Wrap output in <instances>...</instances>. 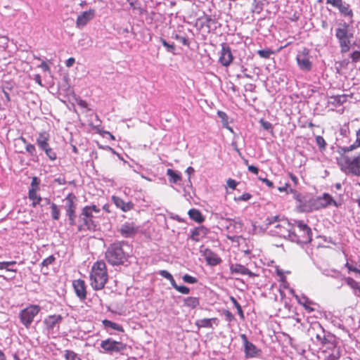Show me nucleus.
I'll return each mask as SVG.
<instances>
[{
    "instance_id": "f257e3e1",
    "label": "nucleus",
    "mask_w": 360,
    "mask_h": 360,
    "mask_svg": "<svg viewBox=\"0 0 360 360\" xmlns=\"http://www.w3.org/2000/svg\"><path fill=\"white\" fill-rule=\"evenodd\" d=\"M108 278L106 264L103 261H98L94 264L90 274L91 287L96 290L104 288Z\"/></svg>"
},
{
    "instance_id": "f03ea898",
    "label": "nucleus",
    "mask_w": 360,
    "mask_h": 360,
    "mask_svg": "<svg viewBox=\"0 0 360 360\" xmlns=\"http://www.w3.org/2000/svg\"><path fill=\"white\" fill-rule=\"evenodd\" d=\"M311 229L302 221H295L290 229L289 240L297 244H307L311 240Z\"/></svg>"
},
{
    "instance_id": "7ed1b4c3",
    "label": "nucleus",
    "mask_w": 360,
    "mask_h": 360,
    "mask_svg": "<svg viewBox=\"0 0 360 360\" xmlns=\"http://www.w3.org/2000/svg\"><path fill=\"white\" fill-rule=\"evenodd\" d=\"M339 153L340 156L337 158L336 160L341 171L346 174L360 176V154L356 157L350 158L342 152Z\"/></svg>"
},
{
    "instance_id": "20e7f679",
    "label": "nucleus",
    "mask_w": 360,
    "mask_h": 360,
    "mask_svg": "<svg viewBox=\"0 0 360 360\" xmlns=\"http://www.w3.org/2000/svg\"><path fill=\"white\" fill-rule=\"evenodd\" d=\"M127 255L120 243L111 244L105 252V259L108 263L113 266L122 264L127 261Z\"/></svg>"
},
{
    "instance_id": "39448f33",
    "label": "nucleus",
    "mask_w": 360,
    "mask_h": 360,
    "mask_svg": "<svg viewBox=\"0 0 360 360\" xmlns=\"http://www.w3.org/2000/svg\"><path fill=\"white\" fill-rule=\"evenodd\" d=\"M76 200L77 198L72 193H69L63 200V201L65 202V210L66 215L68 217L69 224L71 226L75 225L76 223Z\"/></svg>"
},
{
    "instance_id": "423d86ee",
    "label": "nucleus",
    "mask_w": 360,
    "mask_h": 360,
    "mask_svg": "<svg viewBox=\"0 0 360 360\" xmlns=\"http://www.w3.org/2000/svg\"><path fill=\"white\" fill-rule=\"evenodd\" d=\"M101 348L103 349L101 352L113 354L119 353L126 349V345L122 342L114 340L112 338H108L102 340L100 344Z\"/></svg>"
},
{
    "instance_id": "0eeeda50",
    "label": "nucleus",
    "mask_w": 360,
    "mask_h": 360,
    "mask_svg": "<svg viewBox=\"0 0 360 360\" xmlns=\"http://www.w3.org/2000/svg\"><path fill=\"white\" fill-rule=\"evenodd\" d=\"M310 51L307 48H303L299 51L296 56V61L299 68L304 72H309L312 69V62Z\"/></svg>"
},
{
    "instance_id": "6e6552de",
    "label": "nucleus",
    "mask_w": 360,
    "mask_h": 360,
    "mask_svg": "<svg viewBox=\"0 0 360 360\" xmlns=\"http://www.w3.org/2000/svg\"><path fill=\"white\" fill-rule=\"evenodd\" d=\"M40 311V307L38 305H30L25 309L20 311L19 318L21 323L27 328H29L34 318L38 314Z\"/></svg>"
},
{
    "instance_id": "1a4fd4ad",
    "label": "nucleus",
    "mask_w": 360,
    "mask_h": 360,
    "mask_svg": "<svg viewBox=\"0 0 360 360\" xmlns=\"http://www.w3.org/2000/svg\"><path fill=\"white\" fill-rule=\"evenodd\" d=\"M292 228V225L286 219H282L279 221V223L276 224L273 228L270 229V232L273 235L288 238L289 239L290 235V229Z\"/></svg>"
},
{
    "instance_id": "9d476101",
    "label": "nucleus",
    "mask_w": 360,
    "mask_h": 360,
    "mask_svg": "<svg viewBox=\"0 0 360 360\" xmlns=\"http://www.w3.org/2000/svg\"><path fill=\"white\" fill-rule=\"evenodd\" d=\"M240 337L243 343L244 352L246 358H254L259 355L261 350L257 349L254 344L249 342L245 334H241Z\"/></svg>"
},
{
    "instance_id": "9b49d317",
    "label": "nucleus",
    "mask_w": 360,
    "mask_h": 360,
    "mask_svg": "<svg viewBox=\"0 0 360 360\" xmlns=\"http://www.w3.org/2000/svg\"><path fill=\"white\" fill-rule=\"evenodd\" d=\"M94 216L88 212V209H82L79 214V220L84 223L86 230L95 231L97 230V224L93 219Z\"/></svg>"
},
{
    "instance_id": "f8f14e48",
    "label": "nucleus",
    "mask_w": 360,
    "mask_h": 360,
    "mask_svg": "<svg viewBox=\"0 0 360 360\" xmlns=\"http://www.w3.org/2000/svg\"><path fill=\"white\" fill-rule=\"evenodd\" d=\"M233 60V56L231 48L227 44L223 43L221 44V56L219 58V61L223 66L228 67L232 63Z\"/></svg>"
},
{
    "instance_id": "ddd939ff",
    "label": "nucleus",
    "mask_w": 360,
    "mask_h": 360,
    "mask_svg": "<svg viewBox=\"0 0 360 360\" xmlns=\"http://www.w3.org/2000/svg\"><path fill=\"white\" fill-rule=\"evenodd\" d=\"M139 230V227L136 226L133 222H125L122 224L119 231L121 235L125 238H129L134 236Z\"/></svg>"
},
{
    "instance_id": "4468645a",
    "label": "nucleus",
    "mask_w": 360,
    "mask_h": 360,
    "mask_svg": "<svg viewBox=\"0 0 360 360\" xmlns=\"http://www.w3.org/2000/svg\"><path fill=\"white\" fill-rule=\"evenodd\" d=\"M95 16L94 10L90 9L86 11H84L79 15H78L76 20V26L78 28L84 27L91 19Z\"/></svg>"
},
{
    "instance_id": "2eb2a0df",
    "label": "nucleus",
    "mask_w": 360,
    "mask_h": 360,
    "mask_svg": "<svg viewBox=\"0 0 360 360\" xmlns=\"http://www.w3.org/2000/svg\"><path fill=\"white\" fill-rule=\"evenodd\" d=\"M349 25L344 22L340 24V27L335 30V37L338 39L339 43L344 41H349V38L352 36L348 32Z\"/></svg>"
},
{
    "instance_id": "dca6fc26",
    "label": "nucleus",
    "mask_w": 360,
    "mask_h": 360,
    "mask_svg": "<svg viewBox=\"0 0 360 360\" xmlns=\"http://www.w3.org/2000/svg\"><path fill=\"white\" fill-rule=\"evenodd\" d=\"M72 285L77 296L81 300H84L86 297V285L83 280H75Z\"/></svg>"
},
{
    "instance_id": "f3484780",
    "label": "nucleus",
    "mask_w": 360,
    "mask_h": 360,
    "mask_svg": "<svg viewBox=\"0 0 360 360\" xmlns=\"http://www.w3.org/2000/svg\"><path fill=\"white\" fill-rule=\"evenodd\" d=\"M230 271L232 274L248 275L250 277H255L257 276L240 264H231L230 266Z\"/></svg>"
},
{
    "instance_id": "a211bd4d",
    "label": "nucleus",
    "mask_w": 360,
    "mask_h": 360,
    "mask_svg": "<svg viewBox=\"0 0 360 360\" xmlns=\"http://www.w3.org/2000/svg\"><path fill=\"white\" fill-rule=\"evenodd\" d=\"M208 233V229L203 226H200L191 231L190 239L198 242L203 239Z\"/></svg>"
},
{
    "instance_id": "6ab92c4d",
    "label": "nucleus",
    "mask_w": 360,
    "mask_h": 360,
    "mask_svg": "<svg viewBox=\"0 0 360 360\" xmlns=\"http://www.w3.org/2000/svg\"><path fill=\"white\" fill-rule=\"evenodd\" d=\"M61 315H51L44 320V323L48 330H53L55 327H58L59 323L62 321Z\"/></svg>"
},
{
    "instance_id": "aec40b11",
    "label": "nucleus",
    "mask_w": 360,
    "mask_h": 360,
    "mask_svg": "<svg viewBox=\"0 0 360 360\" xmlns=\"http://www.w3.org/2000/svg\"><path fill=\"white\" fill-rule=\"evenodd\" d=\"M50 139V135L46 131L40 132L37 138L36 142L38 147L41 150H44L47 148H49V141Z\"/></svg>"
},
{
    "instance_id": "412c9836",
    "label": "nucleus",
    "mask_w": 360,
    "mask_h": 360,
    "mask_svg": "<svg viewBox=\"0 0 360 360\" xmlns=\"http://www.w3.org/2000/svg\"><path fill=\"white\" fill-rule=\"evenodd\" d=\"M112 200L116 207L121 209L123 212L129 211L134 206L131 202H124L121 198L117 196H112Z\"/></svg>"
},
{
    "instance_id": "4be33fe9",
    "label": "nucleus",
    "mask_w": 360,
    "mask_h": 360,
    "mask_svg": "<svg viewBox=\"0 0 360 360\" xmlns=\"http://www.w3.org/2000/svg\"><path fill=\"white\" fill-rule=\"evenodd\" d=\"M290 193L293 194V198L299 202V207L302 212H309L311 207L306 205V199L297 191L290 188Z\"/></svg>"
},
{
    "instance_id": "5701e85b",
    "label": "nucleus",
    "mask_w": 360,
    "mask_h": 360,
    "mask_svg": "<svg viewBox=\"0 0 360 360\" xmlns=\"http://www.w3.org/2000/svg\"><path fill=\"white\" fill-rule=\"evenodd\" d=\"M203 255L207 262L210 265L214 266L221 262V259L210 249H205Z\"/></svg>"
},
{
    "instance_id": "b1692460",
    "label": "nucleus",
    "mask_w": 360,
    "mask_h": 360,
    "mask_svg": "<svg viewBox=\"0 0 360 360\" xmlns=\"http://www.w3.org/2000/svg\"><path fill=\"white\" fill-rule=\"evenodd\" d=\"M319 202V205L316 206V209L319 208V207H325L329 205L333 204L335 206H338V204L335 200L333 199V198L328 193H324L322 198H319L317 199Z\"/></svg>"
},
{
    "instance_id": "393cba45",
    "label": "nucleus",
    "mask_w": 360,
    "mask_h": 360,
    "mask_svg": "<svg viewBox=\"0 0 360 360\" xmlns=\"http://www.w3.org/2000/svg\"><path fill=\"white\" fill-rule=\"evenodd\" d=\"M356 139L355 142L353 144H352L347 147H339V148L338 150V153L342 152L343 153H345L352 151V150L359 148L360 146V129H359L356 131Z\"/></svg>"
},
{
    "instance_id": "a878e982",
    "label": "nucleus",
    "mask_w": 360,
    "mask_h": 360,
    "mask_svg": "<svg viewBox=\"0 0 360 360\" xmlns=\"http://www.w3.org/2000/svg\"><path fill=\"white\" fill-rule=\"evenodd\" d=\"M189 217L197 223H202L205 221V217L202 213L197 209H191L188 212Z\"/></svg>"
},
{
    "instance_id": "bb28decb",
    "label": "nucleus",
    "mask_w": 360,
    "mask_h": 360,
    "mask_svg": "<svg viewBox=\"0 0 360 360\" xmlns=\"http://www.w3.org/2000/svg\"><path fill=\"white\" fill-rule=\"evenodd\" d=\"M217 321V318L202 319L196 321L195 325L198 328H212V322H216Z\"/></svg>"
},
{
    "instance_id": "cd10ccee",
    "label": "nucleus",
    "mask_w": 360,
    "mask_h": 360,
    "mask_svg": "<svg viewBox=\"0 0 360 360\" xmlns=\"http://www.w3.org/2000/svg\"><path fill=\"white\" fill-rule=\"evenodd\" d=\"M184 306L195 309L200 304V301L198 297H188L184 299Z\"/></svg>"
},
{
    "instance_id": "c85d7f7f",
    "label": "nucleus",
    "mask_w": 360,
    "mask_h": 360,
    "mask_svg": "<svg viewBox=\"0 0 360 360\" xmlns=\"http://www.w3.org/2000/svg\"><path fill=\"white\" fill-rule=\"evenodd\" d=\"M103 325L105 328H110L112 329L116 330L117 331L123 332L124 329L123 327L116 323H114L111 321L105 319L102 321Z\"/></svg>"
},
{
    "instance_id": "c756f323",
    "label": "nucleus",
    "mask_w": 360,
    "mask_h": 360,
    "mask_svg": "<svg viewBox=\"0 0 360 360\" xmlns=\"http://www.w3.org/2000/svg\"><path fill=\"white\" fill-rule=\"evenodd\" d=\"M167 175L169 177V181L173 184H176L181 179V175L172 169L167 170Z\"/></svg>"
},
{
    "instance_id": "7c9ffc66",
    "label": "nucleus",
    "mask_w": 360,
    "mask_h": 360,
    "mask_svg": "<svg viewBox=\"0 0 360 360\" xmlns=\"http://www.w3.org/2000/svg\"><path fill=\"white\" fill-rule=\"evenodd\" d=\"M339 12L344 17H349L352 18L354 15L352 10L350 8V6L349 4L346 3L342 6L341 9H340Z\"/></svg>"
},
{
    "instance_id": "2f4dec72",
    "label": "nucleus",
    "mask_w": 360,
    "mask_h": 360,
    "mask_svg": "<svg viewBox=\"0 0 360 360\" xmlns=\"http://www.w3.org/2000/svg\"><path fill=\"white\" fill-rule=\"evenodd\" d=\"M347 98L345 95L333 96L330 98L329 103L333 105H341L346 101Z\"/></svg>"
},
{
    "instance_id": "473e14b6",
    "label": "nucleus",
    "mask_w": 360,
    "mask_h": 360,
    "mask_svg": "<svg viewBox=\"0 0 360 360\" xmlns=\"http://www.w3.org/2000/svg\"><path fill=\"white\" fill-rule=\"evenodd\" d=\"M28 197L30 200H32V206L33 207H35L37 205H39L40 202L42 200V198L34 191H29Z\"/></svg>"
},
{
    "instance_id": "72a5a7b5",
    "label": "nucleus",
    "mask_w": 360,
    "mask_h": 360,
    "mask_svg": "<svg viewBox=\"0 0 360 360\" xmlns=\"http://www.w3.org/2000/svg\"><path fill=\"white\" fill-rule=\"evenodd\" d=\"M267 0H254L253 1V11L259 13H260L264 7L265 2Z\"/></svg>"
},
{
    "instance_id": "f704fd0d",
    "label": "nucleus",
    "mask_w": 360,
    "mask_h": 360,
    "mask_svg": "<svg viewBox=\"0 0 360 360\" xmlns=\"http://www.w3.org/2000/svg\"><path fill=\"white\" fill-rule=\"evenodd\" d=\"M51 217L54 220H58L60 216V211L58 205L55 203H51Z\"/></svg>"
},
{
    "instance_id": "c9c22d12",
    "label": "nucleus",
    "mask_w": 360,
    "mask_h": 360,
    "mask_svg": "<svg viewBox=\"0 0 360 360\" xmlns=\"http://www.w3.org/2000/svg\"><path fill=\"white\" fill-rule=\"evenodd\" d=\"M39 184H40V180L37 176H33L32 179V182L30 184V188L29 189V191H34L35 193L37 192V191L39 190Z\"/></svg>"
},
{
    "instance_id": "e433bc0d",
    "label": "nucleus",
    "mask_w": 360,
    "mask_h": 360,
    "mask_svg": "<svg viewBox=\"0 0 360 360\" xmlns=\"http://www.w3.org/2000/svg\"><path fill=\"white\" fill-rule=\"evenodd\" d=\"M318 327L322 330V335L321 334H316V340L322 345H326L328 342H330L329 340L327 339V338L326 337L324 333V330L323 328L321 327V326L320 324L318 325Z\"/></svg>"
},
{
    "instance_id": "4c0bfd02",
    "label": "nucleus",
    "mask_w": 360,
    "mask_h": 360,
    "mask_svg": "<svg viewBox=\"0 0 360 360\" xmlns=\"http://www.w3.org/2000/svg\"><path fill=\"white\" fill-rule=\"evenodd\" d=\"M64 356L66 360H82L78 354L72 350H65Z\"/></svg>"
},
{
    "instance_id": "58836bf2",
    "label": "nucleus",
    "mask_w": 360,
    "mask_h": 360,
    "mask_svg": "<svg viewBox=\"0 0 360 360\" xmlns=\"http://www.w3.org/2000/svg\"><path fill=\"white\" fill-rule=\"evenodd\" d=\"M282 219L283 218H280V217L278 215L268 217L266 219V225L273 228L276 224H278L279 221Z\"/></svg>"
},
{
    "instance_id": "ea45409f",
    "label": "nucleus",
    "mask_w": 360,
    "mask_h": 360,
    "mask_svg": "<svg viewBox=\"0 0 360 360\" xmlns=\"http://www.w3.org/2000/svg\"><path fill=\"white\" fill-rule=\"evenodd\" d=\"M295 297L297 300L298 303L302 305L303 307H305L307 304H313V302L305 295H302L301 297H299V296L297 295H295Z\"/></svg>"
},
{
    "instance_id": "a19ab883",
    "label": "nucleus",
    "mask_w": 360,
    "mask_h": 360,
    "mask_svg": "<svg viewBox=\"0 0 360 360\" xmlns=\"http://www.w3.org/2000/svg\"><path fill=\"white\" fill-rule=\"evenodd\" d=\"M230 300L231 301V302L233 303L234 307L236 308L238 314L240 315V318L243 319L244 314H243V311L240 304L238 302L236 299L233 297H231Z\"/></svg>"
},
{
    "instance_id": "79ce46f5",
    "label": "nucleus",
    "mask_w": 360,
    "mask_h": 360,
    "mask_svg": "<svg viewBox=\"0 0 360 360\" xmlns=\"http://www.w3.org/2000/svg\"><path fill=\"white\" fill-rule=\"evenodd\" d=\"M326 4L332 5L340 11L345 2L342 0H326Z\"/></svg>"
},
{
    "instance_id": "37998d69",
    "label": "nucleus",
    "mask_w": 360,
    "mask_h": 360,
    "mask_svg": "<svg viewBox=\"0 0 360 360\" xmlns=\"http://www.w3.org/2000/svg\"><path fill=\"white\" fill-rule=\"evenodd\" d=\"M346 283L354 290H356L360 286L359 283H358L354 279L350 277L346 278Z\"/></svg>"
},
{
    "instance_id": "c03bdc74",
    "label": "nucleus",
    "mask_w": 360,
    "mask_h": 360,
    "mask_svg": "<svg viewBox=\"0 0 360 360\" xmlns=\"http://www.w3.org/2000/svg\"><path fill=\"white\" fill-rule=\"evenodd\" d=\"M257 53L261 58H269L274 51L270 49H262L257 51Z\"/></svg>"
},
{
    "instance_id": "a18cd8bd",
    "label": "nucleus",
    "mask_w": 360,
    "mask_h": 360,
    "mask_svg": "<svg viewBox=\"0 0 360 360\" xmlns=\"http://www.w3.org/2000/svg\"><path fill=\"white\" fill-rule=\"evenodd\" d=\"M44 151L45 152L46 155L51 160H56V158H57L56 153L50 146L49 148H47L46 149H45Z\"/></svg>"
},
{
    "instance_id": "49530a36",
    "label": "nucleus",
    "mask_w": 360,
    "mask_h": 360,
    "mask_svg": "<svg viewBox=\"0 0 360 360\" xmlns=\"http://www.w3.org/2000/svg\"><path fill=\"white\" fill-rule=\"evenodd\" d=\"M160 41L162 42V45L166 47L167 49V51L168 52H171V53H174V50H175V46L174 44H169L167 42V41L165 39H164L163 38H160Z\"/></svg>"
},
{
    "instance_id": "de8ad7c7",
    "label": "nucleus",
    "mask_w": 360,
    "mask_h": 360,
    "mask_svg": "<svg viewBox=\"0 0 360 360\" xmlns=\"http://www.w3.org/2000/svg\"><path fill=\"white\" fill-rule=\"evenodd\" d=\"M316 142L321 150H325L326 143L321 136H317L316 137Z\"/></svg>"
},
{
    "instance_id": "09e8293b",
    "label": "nucleus",
    "mask_w": 360,
    "mask_h": 360,
    "mask_svg": "<svg viewBox=\"0 0 360 360\" xmlns=\"http://www.w3.org/2000/svg\"><path fill=\"white\" fill-rule=\"evenodd\" d=\"M340 46L341 48V52L342 53H346L347 51H349V44H350V41H340Z\"/></svg>"
},
{
    "instance_id": "8fccbe9b",
    "label": "nucleus",
    "mask_w": 360,
    "mask_h": 360,
    "mask_svg": "<svg viewBox=\"0 0 360 360\" xmlns=\"http://www.w3.org/2000/svg\"><path fill=\"white\" fill-rule=\"evenodd\" d=\"M182 279L184 282L188 283H195L198 282V279L195 277L191 276L188 274L183 276Z\"/></svg>"
},
{
    "instance_id": "3c124183",
    "label": "nucleus",
    "mask_w": 360,
    "mask_h": 360,
    "mask_svg": "<svg viewBox=\"0 0 360 360\" xmlns=\"http://www.w3.org/2000/svg\"><path fill=\"white\" fill-rule=\"evenodd\" d=\"M55 257L53 255H50L47 258L44 259L41 262L43 266H48L55 261Z\"/></svg>"
},
{
    "instance_id": "603ef678",
    "label": "nucleus",
    "mask_w": 360,
    "mask_h": 360,
    "mask_svg": "<svg viewBox=\"0 0 360 360\" xmlns=\"http://www.w3.org/2000/svg\"><path fill=\"white\" fill-rule=\"evenodd\" d=\"M26 151L32 156H36V148L33 144L29 143L26 146Z\"/></svg>"
},
{
    "instance_id": "864d4df0",
    "label": "nucleus",
    "mask_w": 360,
    "mask_h": 360,
    "mask_svg": "<svg viewBox=\"0 0 360 360\" xmlns=\"http://www.w3.org/2000/svg\"><path fill=\"white\" fill-rule=\"evenodd\" d=\"M251 198H252V195L250 193H245L238 198H235V200H236V201H248Z\"/></svg>"
},
{
    "instance_id": "5fc2aeb1",
    "label": "nucleus",
    "mask_w": 360,
    "mask_h": 360,
    "mask_svg": "<svg viewBox=\"0 0 360 360\" xmlns=\"http://www.w3.org/2000/svg\"><path fill=\"white\" fill-rule=\"evenodd\" d=\"M351 58L353 63H357L360 61V50L354 51L351 54Z\"/></svg>"
},
{
    "instance_id": "6e6d98bb",
    "label": "nucleus",
    "mask_w": 360,
    "mask_h": 360,
    "mask_svg": "<svg viewBox=\"0 0 360 360\" xmlns=\"http://www.w3.org/2000/svg\"><path fill=\"white\" fill-rule=\"evenodd\" d=\"M83 209H88V212L91 213V214H93V212L96 213L100 212V209L94 205L90 206L86 205L84 207H83Z\"/></svg>"
},
{
    "instance_id": "4d7b16f0",
    "label": "nucleus",
    "mask_w": 360,
    "mask_h": 360,
    "mask_svg": "<svg viewBox=\"0 0 360 360\" xmlns=\"http://www.w3.org/2000/svg\"><path fill=\"white\" fill-rule=\"evenodd\" d=\"M176 290L184 295H187L190 292V289L185 285H178Z\"/></svg>"
},
{
    "instance_id": "13d9d810",
    "label": "nucleus",
    "mask_w": 360,
    "mask_h": 360,
    "mask_svg": "<svg viewBox=\"0 0 360 360\" xmlns=\"http://www.w3.org/2000/svg\"><path fill=\"white\" fill-rule=\"evenodd\" d=\"M174 38L176 40H179V41H181L185 46H188L189 45V41H188V39L186 38L185 37H182V36L176 34Z\"/></svg>"
},
{
    "instance_id": "bf43d9fd",
    "label": "nucleus",
    "mask_w": 360,
    "mask_h": 360,
    "mask_svg": "<svg viewBox=\"0 0 360 360\" xmlns=\"http://www.w3.org/2000/svg\"><path fill=\"white\" fill-rule=\"evenodd\" d=\"M4 262L5 269H6L7 271H14V272L16 271L15 269L9 268L10 266H13L16 264L15 261Z\"/></svg>"
},
{
    "instance_id": "052dcab7",
    "label": "nucleus",
    "mask_w": 360,
    "mask_h": 360,
    "mask_svg": "<svg viewBox=\"0 0 360 360\" xmlns=\"http://www.w3.org/2000/svg\"><path fill=\"white\" fill-rule=\"evenodd\" d=\"M260 123L262 126V127L266 129V130H269V129H272V124L267 122V121H264V120H260Z\"/></svg>"
},
{
    "instance_id": "680f3d73",
    "label": "nucleus",
    "mask_w": 360,
    "mask_h": 360,
    "mask_svg": "<svg viewBox=\"0 0 360 360\" xmlns=\"http://www.w3.org/2000/svg\"><path fill=\"white\" fill-rule=\"evenodd\" d=\"M224 314L226 317V319L228 321H232L234 320V316L233 314L229 311V310H225L224 311Z\"/></svg>"
},
{
    "instance_id": "e2e57ef3",
    "label": "nucleus",
    "mask_w": 360,
    "mask_h": 360,
    "mask_svg": "<svg viewBox=\"0 0 360 360\" xmlns=\"http://www.w3.org/2000/svg\"><path fill=\"white\" fill-rule=\"evenodd\" d=\"M226 184L227 186L232 189H235L236 186L238 185V182H236L235 180L232 179H229L226 181Z\"/></svg>"
},
{
    "instance_id": "0e129e2a",
    "label": "nucleus",
    "mask_w": 360,
    "mask_h": 360,
    "mask_svg": "<svg viewBox=\"0 0 360 360\" xmlns=\"http://www.w3.org/2000/svg\"><path fill=\"white\" fill-rule=\"evenodd\" d=\"M159 274L167 280H169L172 277V275L166 270H161Z\"/></svg>"
},
{
    "instance_id": "69168bd1",
    "label": "nucleus",
    "mask_w": 360,
    "mask_h": 360,
    "mask_svg": "<svg viewBox=\"0 0 360 360\" xmlns=\"http://www.w3.org/2000/svg\"><path fill=\"white\" fill-rule=\"evenodd\" d=\"M259 179L261 180L262 181L264 182L266 186H268L269 188H273L274 187V184L272 181H271L270 180L266 179V178H262V177H259Z\"/></svg>"
},
{
    "instance_id": "338daca9",
    "label": "nucleus",
    "mask_w": 360,
    "mask_h": 360,
    "mask_svg": "<svg viewBox=\"0 0 360 360\" xmlns=\"http://www.w3.org/2000/svg\"><path fill=\"white\" fill-rule=\"evenodd\" d=\"M340 358L339 352H338L336 354L332 353L328 356V360H338Z\"/></svg>"
},
{
    "instance_id": "774afa93",
    "label": "nucleus",
    "mask_w": 360,
    "mask_h": 360,
    "mask_svg": "<svg viewBox=\"0 0 360 360\" xmlns=\"http://www.w3.org/2000/svg\"><path fill=\"white\" fill-rule=\"evenodd\" d=\"M248 170L255 174H257L259 172L258 168L254 165H249Z\"/></svg>"
}]
</instances>
